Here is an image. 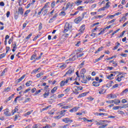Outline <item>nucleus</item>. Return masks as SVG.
<instances>
[{"label":"nucleus","instance_id":"1","mask_svg":"<svg viewBox=\"0 0 128 128\" xmlns=\"http://www.w3.org/2000/svg\"><path fill=\"white\" fill-rule=\"evenodd\" d=\"M72 30V26L70 24L66 22L64 27V32H71Z\"/></svg>","mask_w":128,"mask_h":128},{"label":"nucleus","instance_id":"2","mask_svg":"<svg viewBox=\"0 0 128 128\" xmlns=\"http://www.w3.org/2000/svg\"><path fill=\"white\" fill-rule=\"evenodd\" d=\"M74 68H70L68 72L65 74L64 76H70L72 74H74Z\"/></svg>","mask_w":128,"mask_h":128},{"label":"nucleus","instance_id":"3","mask_svg":"<svg viewBox=\"0 0 128 128\" xmlns=\"http://www.w3.org/2000/svg\"><path fill=\"white\" fill-rule=\"evenodd\" d=\"M62 121L65 122V124H68V122H70V124H71V122H74V120H70V118H63L62 120Z\"/></svg>","mask_w":128,"mask_h":128},{"label":"nucleus","instance_id":"4","mask_svg":"<svg viewBox=\"0 0 128 128\" xmlns=\"http://www.w3.org/2000/svg\"><path fill=\"white\" fill-rule=\"evenodd\" d=\"M48 4H50V2H48L45 4L44 6L41 9L40 12H38V16H40V14H42V12L43 10H44V8H48Z\"/></svg>","mask_w":128,"mask_h":128},{"label":"nucleus","instance_id":"5","mask_svg":"<svg viewBox=\"0 0 128 128\" xmlns=\"http://www.w3.org/2000/svg\"><path fill=\"white\" fill-rule=\"evenodd\" d=\"M16 14H20L22 16V14H24V10L22 9V7L19 8L18 12V11H16Z\"/></svg>","mask_w":128,"mask_h":128},{"label":"nucleus","instance_id":"6","mask_svg":"<svg viewBox=\"0 0 128 128\" xmlns=\"http://www.w3.org/2000/svg\"><path fill=\"white\" fill-rule=\"evenodd\" d=\"M4 114L6 116H12V114L10 112V109L8 108H6L4 110Z\"/></svg>","mask_w":128,"mask_h":128},{"label":"nucleus","instance_id":"7","mask_svg":"<svg viewBox=\"0 0 128 128\" xmlns=\"http://www.w3.org/2000/svg\"><path fill=\"white\" fill-rule=\"evenodd\" d=\"M86 68H83L81 70L80 72V76L82 78H84V74H86Z\"/></svg>","mask_w":128,"mask_h":128},{"label":"nucleus","instance_id":"8","mask_svg":"<svg viewBox=\"0 0 128 128\" xmlns=\"http://www.w3.org/2000/svg\"><path fill=\"white\" fill-rule=\"evenodd\" d=\"M56 18H58V14L56 13L54 15L52 16V18L50 20L49 24H52V22H54V20H56Z\"/></svg>","mask_w":128,"mask_h":128},{"label":"nucleus","instance_id":"9","mask_svg":"<svg viewBox=\"0 0 128 128\" xmlns=\"http://www.w3.org/2000/svg\"><path fill=\"white\" fill-rule=\"evenodd\" d=\"M107 98H118V96L116 95V94H110L107 95Z\"/></svg>","mask_w":128,"mask_h":128},{"label":"nucleus","instance_id":"10","mask_svg":"<svg viewBox=\"0 0 128 128\" xmlns=\"http://www.w3.org/2000/svg\"><path fill=\"white\" fill-rule=\"evenodd\" d=\"M74 88H75V92H78V90H82L83 88L82 86H74Z\"/></svg>","mask_w":128,"mask_h":128},{"label":"nucleus","instance_id":"11","mask_svg":"<svg viewBox=\"0 0 128 128\" xmlns=\"http://www.w3.org/2000/svg\"><path fill=\"white\" fill-rule=\"evenodd\" d=\"M83 19H82V17L79 16L74 20V22L76 24H80V22Z\"/></svg>","mask_w":128,"mask_h":128},{"label":"nucleus","instance_id":"12","mask_svg":"<svg viewBox=\"0 0 128 128\" xmlns=\"http://www.w3.org/2000/svg\"><path fill=\"white\" fill-rule=\"evenodd\" d=\"M105 122H108V121L101 120L100 121V122H97L96 124H97L98 126H102V124H105Z\"/></svg>","mask_w":128,"mask_h":128},{"label":"nucleus","instance_id":"13","mask_svg":"<svg viewBox=\"0 0 128 128\" xmlns=\"http://www.w3.org/2000/svg\"><path fill=\"white\" fill-rule=\"evenodd\" d=\"M86 25L83 24L82 25L80 28V30H79L80 32H84V30H86Z\"/></svg>","mask_w":128,"mask_h":128},{"label":"nucleus","instance_id":"14","mask_svg":"<svg viewBox=\"0 0 128 128\" xmlns=\"http://www.w3.org/2000/svg\"><path fill=\"white\" fill-rule=\"evenodd\" d=\"M81 120H83L84 122H92L94 120H88L86 118H83Z\"/></svg>","mask_w":128,"mask_h":128},{"label":"nucleus","instance_id":"15","mask_svg":"<svg viewBox=\"0 0 128 128\" xmlns=\"http://www.w3.org/2000/svg\"><path fill=\"white\" fill-rule=\"evenodd\" d=\"M112 84H114V81L111 80L106 84V88H110L112 86Z\"/></svg>","mask_w":128,"mask_h":128},{"label":"nucleus","instance_id":"16","mask_svg":"<svg viewBox=\"0 0 128 128\" xmlns=\"http://www.w3.org/2000/svg\"><path fill=\"white\" fill-rule=\"evenodd\" d=\"M26 78V74H24L21 78H20L19 79H18L17 80V82H20Z\"/></svg>","mask_w":128,"mask_h":128},{"label":"nucleus","instance_id":"17","mask_svg":"<svg viewBox=\"0 0 128 128\" xmlns=\"http://www.w3.org/2000/svg\"><path fill=\"white\" fill-rule=\"evenodd\" d=\"M76 60V56H73L72 58H70L68 60H66V62H74Z\"/></svg>","mask_w":128,"mask_h":128},{"label":"nucleus","instance_id":"18","mask_svg":"<svg viewBox=\"0 0 128 128\" xmlns=\"http://www.w3.org/2000/svg\"><path fill=\"white\" fill-rule=\"evenodd\" d=\"M92 84L94 86H100V82H93Z\"/></svg>","mask_w":128,"mask_h":128},{"label":"nucleus","instance_id":"19","mask_svg":"<svg viewBox=\"0 0 128 128\" xmlns=\"http://www.w3.org/2000/svg\"><path fill=\"white\" fill-rule=\"evenodd\" d=\"M43 96H44V98H48V96H50V90H48V92H45L44 94H43Z\"/></svg>","mask_w":128,"mask_h":128},{"label":"nucleus","instance_id":"20","mask_svg":"<svg viewBox=\"0 0 128 128\" xmlns=\"http://www.w3.org/2000/svg\"><path fill=\"white\" fill-rule=\"evenodd\" d=\"M32 84V81L29 80L26 82V86H30Z\"/></svg>","mask_w":128,"mask_h":128},{"label":"nucleus","instance_id":"21","mask_svg":"<svg viewBox=\"0 0 128 128\" xmlns=\"http://www.w3.org/2000/svg\"><path fill=\"white\" fill-rule=\"evenodd\" d=\"M86 96V92H84L81 94H80V95L78 96V98H82V96Z\"/></svg>","mask_w":128,"mask_h":128},{"label":"nucleus","instance_id":"22","mask_svg":"<svg viewBox=\"0 0 128 128\" xmlns=\"http://www.w3.org/2000/svg\"><path fill=\"white\" fill-rule=\"evenodd\" d=\"M117 45H116L113 48L114 50H118V46L120 45V44L118 42H116Z\"/></svg>","mask_w":128,"mask_h":128},{"label":"nucleus","instance_id":"23","mask_svg":"<svg viewBox=\"0 0 128 128\" xmlns=\"http://www.w3.org/2000/svg\"><path fill=\"white\" fill-rule=\"evenodd\" d=\"M102 46L100 47L98 50L94 52V54H98L100 52L101 50H102Z\"/></svg>","mask_w":128,"mask_h":128},{"label":"nucleus","instance_id":"24","mask_svg":"<svg viewBox=\"0 0 128 128\" xmlns=\"http://www.w3.org/2000/svg\"><path fill=\"white\" fill-rule=\"evenodd\" d=\"M114 100V104H120V100L115 99Z\"/></svg>","mask_w":128,"mask_h":128},{"label":"nucleus","instance_id":"25","mask_svg":"<svg viewBox=\"0 0 128 128\" xmlns=\"http://www.w3.org/2000/svg\"><path fill=\"white\" fill-rule=\"evenodd\" d=\"M104 55H102V56H100V57L99 58H98L95 60V62H100V60H102V58H104Z\"/></svg>","mask_w":128,"mask_h":128},{"label":"nucleus","instance_id":"26","mask_svg":"<svg viewBox=\"0 0 128 128\" xmlns=\"http://www.w3.org/2000/svg\"><path fill=\"white\" fill-rule=\"evenodd\" d=\"M126 92H128V88H126L120 94L121 96H124V94H126Z\"/></svg>","mask_w":128,"mask_h":128},{"label":"nucleus","instance_id":"27","mask_svg":"<svg viewBox=\"0 0 128 128\" xmlns=\"http://www.w3.org/2000/svg\"><path fill=\"white\" fill-rule=\"evenodd\" d=\"M67 112L66 110H61V112H60V114H61V116H64L66 114L65 112Z\"/></svg>","mask_w":128,"mask_h":128},{"label":"nucleus","instance_id":"28","mask_svg":"<svg viewBox=\"0 0 128 128\" xmlns=\"http://www.w3.org/2000/svg\"><path fill=\"white\" fill-rule=\"evenodd\" d=\"M56 90H58V88L56 86L54 87L51 90L52 94H54V92H56Z\"/></svg>","mask_w":128,"mask_h":128},{"label":"nucleus","instance_id":"29","mask_svg":"<svg viewBox=\"0 0 128 128\" xmlns=\"http://www.w3.org/2000/svg\"><path fill=\"white\" fill-rule=\"evenodd\" d=\"M30 10H26V12H24V16L26 17V16H28V14H30Z\"/></svg>","mask_w":128,"mask_h":128},{"label":"nucleus","instance_id":"30","mask_svg":"<svg viewBox=\"0 0 128 128\" xmlns=\"http://www.w3.org/2000/svg\"><path fill=\"white\" fill-rule=\"evenodd\" d=\"M82 2V0L76 1L75 2V4L76 6H80V4Z\"/></svg>","mask_w":128,"mask_h":128},{"label":"nucleus","instance_id":"31","mask_svg":"<svg viewBox=\"0 0 128 128\" xmlns=\"http://www.w3.org/2000/svg\"><path fill=\"white\" fill-rule=\"evenodd\" d=\"M14 94H12L11 96H10L7 100V102H9V100H12V98H14Z\"/></svg>","mask_w":128,"mask_h":128},{"label":"nucleus","instance_id":"32","mask_svg":"<svg viewBox=\"0 0 128 128\" xmlns=\"http://www.w3.org/2000/svg\"><path fill=\"white\" fill-rule=\"evenodd\" d=\"M71 106H72L70 105L64 106L62 107V108H63L64 110L66 109V108H70Z\"/></svg>","mask_w":128,"mask_h":128},{"label":"nucleus","instance_id":"33","mask_svg":"<svg viewBox=\"0 0 128 128\" xmlns=\"http://www.w3.org/2000/svg\"><path fill=\"white\" fill-rule=\"evenodd\" d=\"M68 8H70V2H68L66 4V7L65 8L66 10Z\"/></svg>","mask_w":128,"mask_h":128},{"label":"nucleus","instance_id":"34","mask_svg":"<svg viewBox=\"0 0 128 128\" xmlns=\"http://www.w3.org/2000/svg\"><path fill=\"white\" fill-rule=\"evenodd\" d=\"M66 64H64L62 65H60L59 66L60 68H62V70H64V68H66Z\"/></svg>","mask_w":128,"mask_h":128},{"label":"nucleus","instance_id":"35","mask_svg":"<svg viewBox=\"0 0 128 128\" xmlns=\"http://www.w3.org/2000/svg\"><path fill=\"white\" fill-rule=\"evenodd\" d=\"M72 108H73V112H78V108H80V106L74 107Z\"/></svg>","mask_w":128,"mask_h":128},{"label":"nucleus","instance_id":"36","mask_svg":"<svg viewBox=\"0 0 128 128\" xmlns=\"http://www.w3.org/2000/svg\"><path fill=\"white\" fill-rule=\"evenodd\" d=\"M32 112H34V110H31L30 111L27 112L24 114L25 116H30V114Z\"/></svg>","mask_w":128,"mask_h":128},{"label":"nucleus","instance_id":"37","mask_svg":"<svg viewBox=\"0 0 128 128\" xmlns=\"http://www.w3.org/2000/svg\"><path fill=\"white\" fill-rule=\"evenodd\" d=\"M84 8V6H80L77 8V10H83Z\"/></svg>","mask_w":128,"mask_h":128},{"label":"nucleus","instance_id":"38","mask_svg":"<svg viewBox=\"0 0 128 128\" xmlns=\"http://www.w3.org/2000/svg\"><path fill=\"white\" fill-rule=\"evenodd\" d=\"M66 14L64 11H62L59 14V16H66Z\"/></svg>","mask_w":128,"mask_h":128},{"label":"nucleus","instance_id":"39","mask_svg":"<svg viewBox=\"0 0 128 128\" xmlns=\"http://www.w3.org/2000/svg\"><path fill=\"white\" fill-rule=\"evenodd\" d=\"M83 80L82 81V84H88V80H86L84 78H82Z\"/></svg>","mask_w":128,"mask_h":128},{"label":"nucleus","instance_id":"40","mask_svg":"<svg viewBox=\"0 0 128 128\" xmlns=\"http://www.w3.org/2000/svg\"><path fill=\"white\" fill-rule=\"evenodd\" d=\"M6 54H4V53H3V54H0V60H2V58H4V56H6Z\"/></svg>","mask_w":128,"mask_h":128},{"label":"nucleus","instance_id":"41","mask_svg":"<svg viewBox=\"0 0 128 128\" xmlns=\"http://www.w3.org/2000/svg\"><path fill=\"white\" fill-rule=\"evenodd\" d=\"M128 108V104H124L122 106H120V108Z\"/></svg>","mask_w":128,"mask_h":128},{"label":"nucleus","instance_id":"42","mask_svg":"<svg viewBox=\"0 0 128 128\" xmlns=\"http://www.w3.org/2000/svg\"><path fill=\"white\" fill-rule=\"evenodd\" d=\"M36 54H34L32 55V56H31V58H30V60H34V58H36Z\"/></svg>","mask_w":128,"mask_h":128},{"label":"nucleus","instance_id":"43","mask_svg":"<svg viewBox=\"0 0 128 128\" xmlns=\"http://www.w3.org/2000/svg\"><path fill=\"white\" fill-rule=\"evenodd\" d=\"M42 54H44L42 52H41L40 54V55L39 56H38L37 58H36V60H40V58H42Z\"/></svg>","mask_w":128,"mask_h":128},{"label":"nucleus","instance_id":"44","mask_svg":"<svg viewBox=\"0 0 128 128\" xmlns=\"http://www.w3.org/2000/svg\"><path fill=\"white\" fill-rule=\"evenodd\" d=\"M116 58V56H112V57H110L108 58H106L107 60H112V58Z\"/></svg>","mask_w":128,"mask_h":128},{"label":"nucleus","instance_id":"45","mask_svg":"<svg viewBox=\"0 0 128 128\" xmlns=\"http://www.w3.org/2000/svg\"><path fill=\"white\" fill-rule=\"evenodd\" d=\"M40 70V68H36V69L33 70L32 72V74H34V72H38V70Z\"/></svg>","mask_w":128,"mask_h":128},{"label":"nucleus","instance_id":"46","mask_svg":"<svg viewBox=\"0 0 128 128\" xmlns=\"http://www.w3.org/2000/svg\"><path fill=\"white\" fill-rule=\"evenodd\" d=\"M48 9H46L44 12V14L43 16H46V14H48Z\"/></svg>","mask_w":128,"mask_h":128},{"label":"nucleus","instance_id":"47","mask_svg":"<svg viewBox=\"0 0 128 128\" xmlns=\"http://www.w3.org/2000/svg\"><path fill=\"white\" fill-rule=\"evenodd\" d=\"M54 6H56V2L54 1L52 4H51V8H54Z\"/></svg>","mask_w":128,"mask_h":128},{"label":"nucleus","instance_id":"48","mask_svg":"<svg viewBox=\"0 0 128 128\" xmlns=\"http://www.w3.org/2000/svg\"><path fill=\"white\" fill-rule=\"evenodd\" d=\"M118 108H120V106H116L113 107L112 110H118Z\"/></svg>","mask_w":128,"mask_h":128},{"label":"nucleus","instance_id":"49","mask_svg":"<svg viewBox=\"0 0 128 128\" xmlns=\"http://www.w3.org/2000/svg\"><path fill=\"white\" fill-rule=\"evenodd\" d=\"M66 84V82L64 80H62L60 82V86H64Z\"/></svg>","mask_w":128,"mask_h":128},{"label":"nucleus","instance_id":"50","mask_svg":"<svg viewBox=\"0 0 128 128\" xmlns=\"http://www.w3.org/2000/svg\"><path fill=\"white\" fill-rule=\"evenodd\" d=\"M106 102L107 104H114V100H107V101H106Z\"/></svg>","mask_w":128,"mask_h":128},{"label":"nucleus","instance_id":"51","mask_svg":"<svg viewBox=\"0 0 128 128\" xmlns=\"http://www.w3.org/2000/svg\"><path fill=\"white\" fill-rule=\"evenodd\" d=\"M6 69H4L3 72L0 74V76H4V74H6Z\"/></svg>","mask_w":128,"mask_h":128},{"label":"nucleus","instance_id":"52","mask_svg":"<svg viewBox=\"0 0 128 128\" xmlns=\"http://www.w3.org/2000/svg\"><path fill=\"white\" fill-rule=\"evenodd\" d=\"M51 106H50V105L46 107L43 108L42 110H48V108H50Z\"/></svg>","mask_w":128,"mask_h":128},{"label":"nucleus","instance_id":"53","mask_svg":"<svg viewBox=\"0 0 128 128\" xmlns=\"http://www.w3.org/2000/svg\"><path fill=\"white\" fill-rule=\"evenodd\" d=\"M110 2H108L106 4V6H105V8H108V7L110 6Z\"/></svg>","mask_w":128,"mask_h":128},{"label":"nucleus","instance_id":"54","mask_svg":"<svg viewBox=\"0 0 128 128\" xmlns=\"http://www.w3.org/2000/svg\"><path fill=\"white\" fill-rule=\"evenodd\" d=\"M40 92H42V90H39L38 91H36L35 92V96H38V94H40Z\"/></svg>","mask_w":128,"mask_h":128},{"label":"nucleus","instance_id":"55","mask_svg":"<svg viewBox=\"0 0 128 128\" xmlns=\"http://www.w3.org/2000/svg\"><path fill=\"white\" fill-rule=\"evenodd\" d=\"M104 92H106L104 91V89H102L101 90H100L99 92V94H104Z\"/></svg>","mask_w":128,"mask_h":128},{"label":"nucleus","instance_id":"56","mask_svg":"<svg viewBox=\"0 0 128 128\" xmlns=\"http://www.w3.org/2000/svg\"><path fill=\"white\" fill-rule=\"evenodd\" d=\"M68 126H70V124H66V125L61 126L60 128H68Z\"/></svg>","mask_w":128,"mask_h":128},{"label":"nucleus","instance_id":"57","mask_svg":"<svg viewBox=\"0 0 128 128\" xmlns=\"http://www.w3.org/2000/svg\"><path fill=\"white\" fill-rule=\"evenodd\" d=\"M10 90V87H8L4 89V92H8Z\"/></svg>","mask_w":128,"mask_h":128},{"label":"nucleus","instance_id":"58","mask_svg":"<svg viewBox=\"0 0 128 128\" xmlns=\"http://www.w3.org/2000/svg\"><path fill=\"white\" fill-rule=\"evenodd\" d=\"M80 41H78L77 43L75 44L76 46H80Z\"/></svg>","mask_w":128,"mask_h":128},{"label":"nucleus","instance_id":"59","mask_svg":"<svg viewBox=\"0 0 128 128\" xmlns=\"http://www.w3.org/2000/svg\"><path fill=\"white\" fill-rule=\"evenodd\" d=\"M86 62V61L84 60V61H83V62L81 63V64L79 65L80 68H82V66H84V62Z\"/></svg>","mask_w":128,"mask_h":128},{"label":"nucleus","instance_id":"60","mask_svg":"<svg viewBox=\"0 0 128 128\" xmlns=\"http://www.w3.org/2000/svg\"><path fill=\"white\" fill-rule=\"evenodd\" d=\"M106 126H108V124H102L99 126V128H106Z\"/></svg>","mask_w":128,"mask_h":128},{"label":"nucleus","instance_id":"61","mask_svg":"<svg viewBox=\"0 0 128 128\" xmlns=\"http://www.w3.org/2000/svg\"><path fill=\"white\" fill-rule=\"evenodd\" d=\"M112 64H114L113 66H114V68L118 66V63L116 62H114Z\"/></svg>","mask_w":128,"mask_h":128},{"label":"nucleus","instance_id":"62","mask_svg":"<svg viewBox=\"0 0 128 128\" xmlns=\"http://www.w3.org/2000/svg\"><path fill=\"white\" fill-rule=\"evenodd\" d=\"M68 36H70V34H63V36H64V38H68Z\"/></svg>","mask_w":128,"mask_h":128},{"label":"nucleus","instance_id":"63","mask_svg":"<svg viewBox=\"0 0 128 128\" xmlns=\"http://www.w3.org/2000/svg\"><path fill=\"white\" fill-rule=\"evenodd\" d=\"M30 88H28L26 89L25 91H24V94H26L28 92H30Z\"/></svg>","mask_w":128,"mask_h":128},{"label":"nucleus","instance_id":"64","mask_svg":"<svg viewBox=\"0 0 128 128\" xmlns=\"http://www.w3.org/2000/svg\"><path fill=\"white\" fill-rule=\"evenodd\" d=\"M84 54L82 53V54H80L78 55L77 56L78 58H82V56H84Z\"/></svg>","mask_w":128,"mask_h":128}]
</instances>
